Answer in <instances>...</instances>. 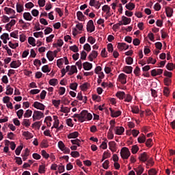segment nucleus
Returning a JSON list of instances; mask_svg holds the SVG:
<instances>
[{"mask_svg":"<svg viewBox=\"0 0 175 175\" xmlns=\"http://www.w3.org/2000/svg\"><path fill=\"white\" fill-rule=\"evenodd\" d=\"M79 122H84V121H91L92 120V114L88 113L85 110H83L80 113Z\"/></svg>","mask_w":175,"mask_h":175,"instance_id":"f257e3e1","label":"nucleus"},{"mask_svg":"<svg viewBox=\"0 0 175 175\" xmlns=\"http://www.w3.org/2000/svg\"><path fill=\"white\" fill-rule=\"evenodd\" d=\"M120 156L122 159H128L131 157V151L126 147H124L120 150Z\"/></svg>","mask_w":175,"mask_h":175,"instance_id":"f03ea898","label":"nucleus"},{"mask_svg":"<svg viewBox=\"0 0 175 175\" xmlns=\"http://www.w3.org/2000/svg\"><path fill=\"white\" fill-rule=\"evenodd\" d=\"M44 117V114L43 113V112L35 110L33 114V121H36V120H40V118H43Z\"/></svg>","mask_w":175,"mask_h":175,"instance_id":"7ed1b4c3","label":"nucleus"},{"mask_svg":"<svg viewBox=\"0 0 175 175\" xmlns=\"http://www.w3.org/2000/svg\"><path fill=\"white\" fill-rule=\"evenodd\" d=\"M86 29L88 32H94L95 31V25H94L93 20H90L88 22Z\"/></svg>","mask_w":175,"mask_h":175,"instance_id":"20e7f679","label":"nucleus"},{"mask_svg":"<svg viewBox=\"0 0 175 175\" xmlns=\"http://www.w3.org/2000/svg\"><path fill=\"white\" fill-rule=\"evenodd\" d=\"M148 158H150V157L148 156V154H147V152H144L143 153H141L138 157V159L139 161H141V162H147Z\"/></svg>","mask_w":175,"mask_h":175,"instance_id":"39448f33","label":"nucleus"},{"mask_svg":"<svg viewBox=\"0 0 175 175\" xmlns=\"http://www.w3.org/2000/svg\"><path fill=\"white\" fill-rule=\"evenodd\" d=\"M126 77H128L126 75L121 73L118 77V81L121 83V84H126Z\"/></svg>","mask_w":175,"mask_h":175,"instance_id":"423d86ee","label":"nucleus"},{"mask_svg":"<svg viewBox=\"0 0 175 175\" xmlns=\"http://www.w3.org/2000/svg\"><path fill=\"white\" fill-rule=\"evenodd\" d=\"M33 107H35V109H38V110H44L46 106H44V105H43L42 103L36 101L33 104Z\"/></svg>","mask_w":175,"mask_h":175,"instance_id":"0eeeda50","label":"nucleus"},{"mask_svg":"<svg viewBox=\"0 0 175 175\" xmlns=\"http://www.w3.org/2000/svg\"><path fill=\"white\" fill-rule=\"evenodd\" d=\"M114 131L116 135H118L119 136H120L121 135H122V133H124V132H125V129L123 126H116L114 128Z\"/></svg>","mask_w":175,"mask_h":175,"instance_id":"6e6552de","label":"nucleus"},{"mask_svg":"<svg viewBox=\"0 0 175 175\" xmlns=\"http://www.w3.org/2000/svg\"><path fill=\"white\" fill-rule=\"evenodd\" d=\"M109 111L111 112V116L113 118H117V117H120V116L122 114L121 111H114L111 107L109 108Z\"/></svg>","mask_w":175,"mask_h":175,"instance_id":"1a4fd4ad","label":"nucleus"},{"mask_svg":"<svg viewBox=\"0 0 175 175\" xmlns=\"http://www.w3.org/2000/svg\"><path fill=\"white\" fill-rule=\"evenodd\" d=\"M118 49H119V50H128L129 45L124 42H119L118 43Z\"/></svg>","mask_w":175,"mask_h":175,"instance_id":"9d476101","label":"nucleus"},{"mask_svg":"<svg viewBox=\"0 0 175 175\" xmlns=\"http://www.w3.org/2000/svg\"><path fill=\"white\" fill-rule=\"evenodd\" d=\"M96 57H98V51H92L88 58L91 62H92L94 61V58H96Z\"/></svg>","mask_w":175,"mask_h":175,"instance_id":"9b49d317","label":"nucleus"},{"mask_svg":"<svg viewBox=\"0 0 175 175\" xmlns=\"http://www.w3.org/2000/svg\"><path fill=\"white\" fill-rule=\"evenodd\" d=\"M21 66V63L19 60L18 61H12L10 63V68H13L14 69H16L17 68H20Z\"/></svg>","mask_w":175,"mask_h":175,"instance_id":"f8f14e48","label":"nucleus"},{"mask_svg":"<svg viewBox=\"0 0 175 175\" xmlns=\"http://www.w3.org/2000/svg\"><path fill=\"white\" fill-rule=\"evenodd\" d=\"M84 70H91L92 69V64L85 62L83 64Z\"/></svg>","mask_w":175,"mask_h":175,"instance_id":"ddd939ff","label":"nucleus"},{"mask_svg":"<svg viewBox=\"0 0 175 175\" xmlns=\"http://www.w3.org/2000/svg\"><path fill=\"white\" fill-rule=\"evenodd\" d=\"M134 170L137 175H142L143 174V172H144V167H143L142 165H139L137 167L134 168Z\"/></svg>","mask_w":175,"mask_h":175,"instance_id":"4468645a","label":"nucleus"},{"mask_svg":"<svg viewBox=\"0 0 175 175\" xmlns=\"http://www.w3.org/2000/svg\"><path fill=\"white\" fill-rule=\"evenodd\" d=\"M23 18H25L26 21H32V18H33V17H32V15H31V13L25 12L23 13Z\"/></svg>","mask_w":175,"mask_h":175,"instance_id":"2eb2a0df","label":"nucleus"},{"mask_svg":"<svg viewBox=\"0 0 175 175\" xmlns=\"http://www.w3.org/2000/svg\"><path fill=\"white\" fill-rule=\"evenodd\" d=\"M77 16L79 21H84L85 18V16H84V14H83V12H81V11H78L77 12Z\"/></svg>","mask_w":175,"mask_h":175,"instance_id":"dca6fc26","label":"nucleus"},{"mask_svg":"<svg viewBox=\"0 0 175 175\" xmlns=\"http://www.w3.org/2000/svg\"><path fill=\"white\" fill-rule=\"evenodd\" d=\"M122 20L123 21V25H128V24H131V18H128L125 16H122Z\"/></svg>","mask_w":175,"mask_h":175,"instance_id":"f3484780","label":"nucleus"},{"mask_svg":"<svg viewBox=\"0 0 175 175\" xmlns=\"http://www.w3.org/2000/svg\"><path fill=\"white\" fill-rule=\"evenodd\" d=\"M165 12L167 17H172V16H173V9L170 7H167L165 8Z\"/></svg>","mask_w":175,"mask_h":175,"instance_id":"a211bd4d","label":"nucleus"},{"mask_svg":"<svg viewBox=\"0 0 175 175\" xmlns=\"http://www.w3.org/2000/svg\"><path fill=\"white\" fill-rule=\"evenodd\" d=\"M131 108L132 113H133L134 114H139V112L140 111V110L139 109V106L133 105L131 106Z\"/></svg>","mask_w":175,"mask_h":175,"instance_id":"6ab92c4d","label":"nucleus"},{"mask_svg":"<svg viewBox=\"0 0 175 175\" xmlns=\"http://www.w3.org/2000/svg\"><path fill=\"white\" fill-rule=\"evenodd\" d=\"M116 95L120 100H122L124 98H126L124 92H118Z\"/></svg>","mask_w":175,"mask_h":175,"instance_id":"aec40b11","label":"nucleus"},{"mask_svg":"<svg viewBox=\"0 0 175 175\" xmlns=\"http://www.w3.org/2000/svg\"><path fill=\"white\" fill-rule=\"evenodd\" d=\"M46 57L48 58L49 61H54V53L53 51H48L46 53Z\"/></svg>","mask_w":175,"mask_h":175,"instance_id":"412c9836","label":"nucleus"},{"mask_svg":"<svg viewBox=\"0 0 175 175\" xmlns=\"http://www.w3.org/2000/svg\"><path fill=\"white\" fill-rule=\"evenodd\" d=\"M68 137L69 139H76L77 137H79V132L75 131V132L70 133L68 135Z\"/></svg>","mask_w":175,"mask_h":175,"instance_id":"4be33fe9","label":"nucleus"},{"mask_svg":"<svg viewBox=\"0 0 175 175\" xmlns=\"http://www.w3.org/2000/svg\"><path fill=\"white\" fill-rule=\"evenodd\" d=\"M133 69V68H132V66H126L124 67V72L125 73H127V75H129V74L132 73Z\"/></svg>","mask_w":175,"mask_h":175,"instance_id":"5701e85b","label":"nucleus"},{"mask_svg":"<svg viewBox=\"0 0 175 175\" xmlns=\"http://www.w3.org/2000/svg\"><path fill=\"white\" fill-rule=\"evenodd\" d=\"M28 43L35 47V46H36V40H35L33 37H29Z\"/></svg>","mask_w":175,"mask_h":175,"instance_id":"b1692460","label":"nucleus"},{"mask_svg":"<svg viewBox=\"0 0 175 175\" xmlns=\"http://www.w3.org/2000/svg\"><path fill=\"white\" fill-rule=\"evenodd\" d=\"M16 12L18 13H21V12H24V5L17 3L16 4Z\"/></svg>","mask_w":175,"mask_h":175,"instance_id":"393cba45","label":"nucleus"},{"mask_svg":"<svg viewBox=\"0 0 175 175\" xmlns=\"http://www.w3.org/2000/svg\"><path fill=\"white\" fill-rule=\"evenodd\" d=\"M5 12H6L7 14H14L16 13V11L12 8H9L8 7H5L4 8Z\"/></svg>","mask_w":175,"mask_h":175,"instance_id":"a878e982","label":"nucleus"},{"mask_svg":"<svg viewBox=\"0 0 175 175\" xmlns=\"http://www.w3.org/2000/svg\"><path fill=\"white\" fill-rule=\"evenodd\" d=\"M71 143L72 144H75L76 146H78V147H80V146H81V141L79 139H72Z\"/></svg>","mask_w":175,"mask_h":175,"instance_id":"bb28decb","label":"nucleus"},{"mask_svg":"<svg viewBox=\"0 0 175 175\" xmlns=\"http://www.w3.org/2000/svg\"><path fill=\"white\" fill-rule=\"evenodd\" d=\"M50 85H53V87H55L58 84V79H52L49 81Z\"/></svg>","mask_w":175,"mask_h":175,"instance_id":"cd10ccee","label":"nucleus"},{"mask_svg":"<svg viewBox=\"0 0 175 175\" xmlns=\"http://www.w3.org/2000/svg\"><path fill=\"white\" fill-rule=\"evenodd\" d=\"M88 85H90L89 83H85L82 84L80 86L81 91H87V90H88Z\"/></svg>","mask_w":175,"mask_h":175,"instance_id":"c85d7f7f","label":"nucleus"},{"mask_svg":"<svg viewBox=\"0 0 175 175\" xmlns=\"http://www.w3.org/2000/svg\"><path fill=\"white\" fill-rule=\"evenodd\" d=\"M126 8L128 9V10H133L135 9V4L133 3H129L125 6Z\"/></svg>","mask_w":175,"mask_h":175,"instance_id":"c756f323","label":"nucleus"},{"mask_svg":"<svg viewBox=\"0 0 175 175\" xmlns=\"http://www.w3.org/2000/svg\"><path fill=\"white\" fill-rule=\"evenodd\" d=\"M137 151H139V146L137 145H133L131 148L132 154H137Z\"/></svg>","mask_w":175,"mask_h":175,"instance_id":"7c9ffc66","label":"nucleus"},{"mask_svg":"<svg viewBox=\"0 0 175 175\" xmlns=\"http://www.w3.org/2000/svg\"><path fill=\"white\" fill-rule=\"evenodd\" d=\"M166 69H167V70H173V69H174L175 66L173 63H168L166 66H165Z\"/></svg>","mask_w":175,"mask_h":175,"instance_id":"2f4dec72","label":"nucleus"},{"mask_svg":"<svg viewBox=\"0 0 175 175\" xmlns=\"http://www.w3.org/2000/svg\"><path fill=\"white\" fill-rule=\"evenodd\" d=\"M32 116V111L27 109L25 113H24V118H29Z\"/></svg>","mask_w":175,"mask_h":175,"instance_id":"473e14b6","label":"nucleus"},{"mask_svg":"<svg viewBox=\"0 0 175 175\" xmlns=\"http://www.w3.org/2000/svg\"><path fill=\"white\" fill-rule=\"evenodd\" d=\"M41 154L45 159H49V158H50V154H49L44 150L41 151Z\"/></svg>","mask_w":175,"mask_h":175,"instance_id":"72a5a7b5","label":"nucleus"},{"mask_svg":"<svg viewBox=\"0 0 175 175\" xmlns=\"http://www.w3.org/2000/svg\"><path fill=\"white\" fill-rule=\"evenodd\" d=\"M51 70L50 68H49V65H44V66H42V72H43L44 73H49L50 72Z\"/></svg>","mask_w":175,"mask_h":175,"instance_id":"f704fd0d","label":"nucleus"},{"mask_svg":"<svg viewBox=\"0 0 175 175\" xmlns=\"http://www.w3.org/2000/svg\"><path fill=\"white\" fill-rule=\"evenodd\" d=\"M5 142L10 143V147L11 150H12V151L16 150V144L14 143V142H10V141H9V140H5Z\"/></svg>","mask_w":175,"mask_h":175,"instance_id":"c9c22d12","label":"nucleus"},{"mask_svg":"<svg viewBox=\"0 0 175 175\" xmlns=\"http://www.w3.org/2000/svg\"><path fill=\"white\" fill-rule=\"evenodd\" d=\"M23 150V146H19L16 148L15 150V154L16 155H20L21 154V151Z\"/></svg>","mask_w":175,"mask_h":175,"instance_id":"e433bc0d","label":"nucleus"},{"mask_svg":"<svg viewBox=\"0 0 175 175\" xmlns=\"http://www.w3.org/2000/svg\"><path fill=\"white\" fill-rule=\"evenodd\" d=\"M22 125H24L25 126L28 128V126H29L31 125V122H29V119H24L22 122Z\"/></svg>","mask_w":175,"mask_h":175,"instance_id":"4c0bfd02","label":"nucleus"},{"mask_svg":"<svg viewBox=\"0 0 175 175\" xmlns=\"http://www.w3.org/2000/svg\"><path fill=\"white\" fill-rule=\"evenodd\" d=\"M111 126L109 129V132H113V129L114 130V126L116 125V120H111L109 122Z\"/></svg>","mask_w":175,"mask_h":175,"instance_id":"58836bf2","label":"nucleus"},{"mask_svg":"<svg viewBox=\"0 0 175 175\" xmlns=\"http://www.w3.org/2000/svg\"><path fill=\"white\" fill-rule=\"evenodd\" d=\"M11 38H14V39H18V31H14L10 33Z\"/></svg>","mask_w":175,"mask_h":175,"instance_id":"ea45409f","label":"nucleus"},{"mask_svg":"<svg viewBox=\"0 0 175 175\" xmlns=\"http://www.w3.org/2000/svg\"><path fill=\"white\" fill-rule=\"evenodd\" d=\"M164 84L165 85H167V87L172 84V79L170 78L165 77L164 79Z\"/></svg>","mask_w":175,"mask_h":175,"instance_id":"a19ab883","label":"nucleus"},{"mask_svg":"<svg viewBox=\"0 0 175 175\" xmlns=\"http://www.w3.org/2000/svg\"><path fill=\"white\" fill-rule=\"evenodd\" d=\"M102 10L103 12H107V14H109V13H110V7L107 5H105L103 6Z\"/></svg>","mask_w":175,"mask_h":175,"instance_id":"79ce46f5","label":"nucleus"},{"mask_svg":"<svg viewBox=\"0 0 175 175\" xmlns=\"http://www.w3.org/2000/svg\"><path fill=\"white\" fill-rule=\"evenodd\" d=\"M126 63L127 65H132L133 64V58L131 57H128L126 58Z\"/></svg>","mask_w":175,"mask_h":175,"instance_id":"37998d69","label":"nucleus"},{"mask_svg":"<svg viewBox=\"0 0 175 175\" xmlns=\"http://www.w3.org/2000/svg\"><path fill=\"white\" fill-rule=\"evenodd\" d=\"M78 85H79L77 84V83H70V90H72L73 91H76L77 90Z\"/></svg>","mask_w":175,"mask_h":175,"instance_id":"c03bdc74","label":"nucleus"},{"mask_svg":"<svg viewBox=\"0 0 175 175\" xmlns=\"http://www.w3.org/2000/svg\"><path fill=\"white\" fill-rule=\"evenodd\" d=\"M24 114V110L23 109H19L17 112H16V116L17 117L20 119V118H23V115Z\"/></svg>","mask_w":175,"mask_h":175,"instance_id":"a18cd8bd","label":"nucleus"},{"mask_svg":"<svg viewBox=\"0 0 175 175\" xmlns=\"http://www.w3.org/2000/svg\"><path fill=\"white\" fill-rule=\"evenodd\" d=\"M110 164V161L109 160H106L103 163V167L105 169V170H107L109 169V165Z\"/></svg>","mask_w":175,"mask_h":175,"instance_id":"49530a36","label":"nucleus"},{"mask_svg":"<svg viewBox=\"0 0 175 175\" xmlns=\"http://www.w3.org/2000/svg\"><path fill=\"white\" fill-rule=\"evenodd\" d=\"M70 155L72 158H78V157H80V153L78 151H72L71 152Z\"/></svg>","mask_w":175,"mask_h":175,"instance_id":"de8ad7c7","label":"nucleus"},{"mask_svg":"<svg viewBox=\"0 0 175 175\" xmlns=\"http://www.w3.org/2000/svg\"><path fill=\"white\" fill-rule=\"evenodd\" d=\"M44 169H46V167H44V165H40L39 170H38L39 173H40L41 174H43V173H45L46 170Z\"/></svg>","mask_w":175,"mask_h":175,"instance_id":"09e8293b","label":"nucleus"},{"mask_svg":"<svg viewBox=\"0 0 175 175\" xmlns=\"http://www.w3.org/2000/svg\"><path fill=\"white\" fill-rule=\"evenodd\" d=\"M42 148H47L49 147V144H47V141L44 139L41 142Z\"/></svg>","mask_w":175,"mask_h":175,"instance_id":"8fccbe9b","label":"nucleus"},{"mask_svg":"<svg viewBox=\"0 0 175 175\" xmlns=\"http://www.w3.org/2000/svg\"><path fill=\"white\" fill-rule=\"evenodd\" d=\"M157 170L154 168H152L148 171V175H157Z\"/></svg>","mask_w":175,"mask_h":175,"instance_id":"3c124183","label":"nucleus"},{"mask_svg":"<svg viewBox=\"0 0 175 175\" xmlns=\"http://www.w3.org/2000/svg\"><path fill=\"white\" fill-rule=\"evenodd\" d=\"M164 76H165V77H167L168 79H170L172 78V76H173V73L165 70L164 71Z\"/></svg>","mask_w":175,"mask_h":175,"instance_id":"603ef678","label":"nucleus"},{"mask_svg":"<svg viewBox=\"0 0 175 175\" xmlns=\"http://www.w3.org/2000/svg\"><path fill=\"white\" fill-rule=\"evenodd\" d=\"M23 135L26 137H28V139H32L33 137V135H32V133H29V131H25L23 133Z\"/></svg>","mask_w":175,"mask_h":175,"instance_id":"864d4df0","label":"nucleus"},{"mask_svg":"<svg viewBox=\"0 0 175 175\" xmlns=\"http://www.w3.org/2000/svg\"><path fill=\"white\" fill-rule=\"evenodd\" d=\"M83 50H85V51H88L90 53L91 51V45L90 44L87 43L83 46Z\"/></svg>","mask_w":175,"mask_h":175,"instance_id":"5fc2aeb1","label":"nucleus"},{"mask_svg":"<svg viewBox=\"0 0 175 175\" xmlns=\"http://www.w3.org/2000/svg\"><path fill=\"white\" fill-rule=\"evenodd\" d=\"M5 94L6 95H12L13 94V88H10V86H8Z\"/></svg>","mask_w":175,"mask_h":175,"instance_id":"6e6d98bb","label":"nucleus"},{"mask_svg":"<svg viewBox=\"0 0 175 175\" xmlns=\"http://www.w3.org/2000/svg\"><path fill=\"white\" fill-rule=\"evenodd\" d=\"M70 50H71V51H73V53H78L79 47H77V45H74V46H70Z\"/></svg>","mask_w":175,"mask_h":175,"instance_id":"4d7b16f0","label":"nucleus"},{"mask_svg":"<svg viewBox=\"0 0 175 175\" xmlns=\"http://www.w3.org/2000/svg\"><path fill=\"white\" fill-rule=\"evenodd\" d=\"M170 94V90H169V88H167V87H165L163 89V94L165 95V96H169Z\"/></svg>","mask_w":175,"mask_h":175,"instance_id":"13d9d810","label":"nucleus"},{"mask_svg":"<svg viewBox=\"0 0 175 175\" xmlns=\"http://www.w3.org/2000/svg\"><path fill=\"white\" fill-rule=\"evenodd\" d=\"M61 111H62V113H69L70 111V108L68 107H61Z\"/></svg>","mask_w":175,"mask_h":175,"instance_id":"bf43d9fd","label":"nucleus"},{"mask_svg":"<svg viewBox=\"0 0 175 175\" xmlns=\"http://www.w3.org/2000/svg\"><path fill=\"white\" fill-rule=\"evenodd\" d=\"M33 36L35 38H43V31H40V32H35L33 33Z\"/></svg>","mask_w":175,"mask_h":175,"instance_id":"052dcab7","label":"nucleus"},{"mask_svg":"<svg viewBox=\"0 0 175 175\" xmlns=\"http://www.w3.org/2000/svg\"><path fill=\"white\" fill-rule=\"evenodd\" d=\"M58 147H59V150H61V151H62L64 150V148H65V144H64V142L62 141H59L58 142Z\"/></svg>","mask_w":175,"mask_h":175,"instance_id":"680f3d73","label":"nucleus"},{"mask_svg":"<svg viewBox=\"0 0 175 175\" xmlns=\"http://www.w3.org/2000/svg\"><path fill=\"white\" fill-rule=\"evenodd\" d=\"M88 42H89V43H90V44H94V43H95V42H96V40H95V38L92 36H90L88 38Z\"/></svg>","mask_w":175,"mask_h":175,"instance_id":"e2e57ef3","label":"nucleus"},{"mask_svg":"<svg viewBox=\"0 0 175 175\" xmlns=\"http://www.w3.org/2000/svg\"><path fill=\"white\" fill-rule=\"evenodd\" d=\"M8 46L11 48V49H16V47H18V43H16V44H13L12 43V42H8Z\"/></svg>","mask_w":175,"mask_h":175,"instance_id":"0e129e2a","label":"nucleus"},{"mask_svg":"<svg viewBox=\"0 0 175 175\" xmlns=\"http://www.w3.org/2000/svg\"><path fill=\"white\" fill-rule=\"evenodd\" d=\"M132 96H131L130 94H126V98L124 99V102H129L131 103L132 102Z\"/></svg>","mask_w":175,"mask_h":175,"instance_id":"69168bd1","label":"nucleus"},{"mask_svg":"<svg viewBox=\"0 0 175 175\" xmlns=\"http://www.w3.org/2000/svg\"><path fill=\"white\" fill-rule=\"evenodd\" d=\"M93 100H96V102H100V96H98L96 94L92 95Z\"/></svg>","mask_w":175,"mask_h":175,"instance_id":"338daca9","label":"nucleus"},{"mask_svg":"<svg viewBox=\"0 0 175 175\" xmlns=\"http://www.w3.org/2000/svg\"><path fill=\"white\" fill-rule=\"evenodd\" d=\"M137 140L138 143H144L146 142V136L143 135L142 137H139Z\"/></svg>","mask_w":175,"mask_h":175,"instance_id":"774afa93","label":"nucleus"}]
</instances>
